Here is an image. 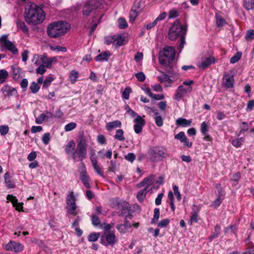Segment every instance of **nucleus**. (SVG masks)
I'll return each mask as SVG.
<instances>
[{
	"instance_id": "49530a36",
	"label": "nucleus",
	"mask_w": 254,
	"mask_h": 254,
	"mask_svg": "<svg viewBox=\"0 0 254 254\" xmlns=\"http://www.w3.org/2000/svg\"><path fill=\"white\" fill-rule=\"evenodd\" d=\"M77 126L76 123L71 122L66 125L64 127V130L66 131H70L73 129L75 128Z\"/></svg>"
},
{
	"instance_id": "37998d69",
	"label": "nucleus",
	"mask_w": 254,
	"mask_h": 254,
	"mask_svg": "<svg viewBox=\"0 0 254 254\" xmlns=\"http://www.w3.org/2000/svg\"><path fill=\"white\" fill-rule=\"evenodd\" d=\"M100 234L98 233H92L88 236V241L90 242H96L98 240Z\"/></svg>"
},
{
	"instance_id": "4be33fe9",
	"label": "nucleus",
	"mask_w": 254,
	"mask_h": 254,
	"mask_svg": "<svg viewBox=\"0 0 254 254\" xmlns=\"http://www.w3.org/2000/svg\"><path fill=\"white\" fill-rule=\"evenodd\" d=\"M98 154L101 159H104L105 158L111 159L112 156L113 152L110 149L108 150L107 151H105L104 149H102L98 152Z\"/></svg>"
},
{
	"instance_id": "dca6fc26",
	"label": "nucleus",
	"mask_w": 254,
	"mask_h": 254,
	"mask_svg": "<svg viewBox=\"0 0 254 254\" xmlns=\"http://www.w3.org/2000/svg\"><path fill=\"white\" fill-rule=\"evenodd\" d=\"M12 76L15 80H19L23 76V73L21 72V68L17 66H12Z\"/></svg>"
},
{
	"instance_id": "c85d7f7f",
	"label": "nucleus",
	"mask_w": 254,
	"mask_h": 254,
	"mask_svg": "<svg viewBox=\"0 0 254 254\" xmlns=\"http://www.w3.org/2000/svg\"><path fill=\"white\" fill-rule=\"evenodd\" d=\"M147 188H144L140 190L137 194V198L140 202H143L145 197L146 192L148 191Z\"/></svg>"
},
{
	"instance_id": "20e7f679",
	"label": "nucleus",
	"mask_w": 254,
	"mask_h": 254,
	"mask_svg": "<svg viewBox=\"0 0 254 254\" xmlns=\"http://www.w3.org/2000/svg\"><path fill=\"white\" fill-rule=\"evenodd\" d=\"M87 140L83 135L79 137L77 147L72 154L73 159L76 161H82L87 156Z\"/></svg>"
},
{
	"instance_id": "cd10ccee",
	"label": "nucleus",
	"mask_w": 254,
	"mask_h": 254,
	"mask_svg": "<svg viewBox=\"0 0 254 254\" xmlns=\"http://www.w3.org/2000/svg\"><path fill=\"white\" fill-rule=\"evenodd\" d=\"M17 26L20 29L22 32L27 33L29 31V28L23 21L17 20L16 21Z\"/></svg>"
},
{
	"instance_id": "6e6d98bb",
	"label": "nucleus",
	"mask_w": 254,
	"mask_h": 254,
	"mask_svg": "<svg viewBox=\"0 0 254 254\" xmlns=\"http://www.w3.org/2000/svg\"><path fill=\"white\" fill-rule=\"evenodd\" d=\"M223 198H221L219 195L211 204V206L216 208H217L221 203Z\"/></svg>"
},
{
	"instance_id": "4468645a",
	"label": "nucleus",
	"mask_w": 254,
	"mask_h": 254,
	"mask_svg": "<svg viewBox=\"0 0 254 254\" xmlns=\"http://www.w3.org/2000/svg\"><path fill=\"white\" fill-rule=\"evenodd\" d=\"M2 94L5 97H10L16 96L17 94V90L14 87L5 85L1 88Z\"/></svg>"
},
{
	"instance_id": "473e14b6",
	"label": "nucleus",
	"mask_w": 254,
	"mask_h": 254,
	"mask_svg": "<svg viewBox=\"0 0 254 254\" xmlns=\"http://www.w3.org/2000/svg\"><path fill=\"white\" fill-rule=\"evenodd\" d=\"M124 131L122 129H118L116 132V134L114 136V137L115 139H117L119 141H123L125 140V138L124 136Z\"/></svg>"
},
{
	"instance_id": "3c124183",
	"label": "nucleus",
	"mask_w": 254,
	"mask_h": 254,
	"mask_svg": "<svg viewBox=\"0 0 254 254\" xmlns=\"http://www.w3.org/2000/svg\"><path fill=\"white\" fill-rule=\"evenodd\" d=\"M139 12H140L131 9L129 13V21L132 23Z\"/></svg>"
},
{
	"instance_id": "f3484780",
	"label": "nucleus",
	"mask_w": 254,
	"mask_h": 254,
	"mask_svg": "<svg viewBox=\"0 0 254 254\" xmlns=\"http://www.w3.org/2000/svg\"><path fill=\"white\" fill-rule=\"evenodd\" d=\"M129 208L128 203L126 201L122 200L117 209V210H121V211H118V214L120 216H123L125 215L126 212L125 211L128 210Z\"/></svg>"
},
{
	"instance_id": "13d9d810",
	"label": "nucleus",
	"mask_w": 254,
	"mask_h": 254,
	"mask_svg": "<svg viewBox=\"0 0 254 254\" xmlns=\"http://www.w3.org/2000/svg\"><path fill=\"white\" fill-rule=\"evenodd\" d=\"M50 140V133L49 132H47L44 134L43 137L42 138V140L43 142L47 145L49 143Z\"/></svg>"
},
{
	"instance_id": "412c9836",
	"label": "nucleus",
	"mask_w": 254,
	"mask_h": 254,
	"mask_svg": "<svg viewBox=\"0 0 254 254\" xmlns=\"http://www.w3.org/2000/svg\"><path fill=\"white\" fill-rule=\"evenodd\" d=\"M75 144L73 140H70L65 146V151L68 155H72L74 151Z\"/></svg>"
},
{
	"instance_id": "c9c22d12",
	"label": "nucleus",
	"mask_w": 254,
	"mask_h": 254,
	"mask_svg": "<svg viewBox=\"0 0 254 254\" xmlns=\"http://www.w3.org/2000/svg\"><path fill=\"white\" fill-rule=\"evenodd\" d=\"M8 76V72L4 69L0 70V84L4 82Z\"/></svg>"
},
{
	"instance_id": "79ce46f5",
	"label": "nucleus",
	"mask_w": 254,
	"mask_h": 254,
	"mask_svg": "<svg viewBox=\"0 0 254 254\" xmlns=\"http://www.w3.org/2000/svg\"><path fill=\"white\" fill-rule=\"evenodd\" d=\"M78 171L79 173L80 176L87 174L85 165L82 161L78 167Z\"/></svg>"
},
{
	"instance_id": "0eeeda50",
	"label": "nucleus",
	"mask_w": 254,
	"mask_h": 254,
	"mask_svg": "<svg viewBox=\"0 0 254 254\" xmlns=\"http://www.w3.org/2000/svg\"><path fill=\"white\" fill-rule=\"evenodd\" d=\"M0 50L1 52L8 51L14 55L18 53V49L12 42L8 40L7 35H2L0 37Z\"/></svg>"
},
{
	"instance_id": "f8f14e48",
	"label": "nucleus",
	"mask_w": 254,
	"mask_h": 254,
	"mask_svg": "<svg viewBox=\"0 0 254 254\" xmlns=\"http://www.w3.org/2000/svg\"><path fill=\"white\" fill-rule=\"evenodd\" d=\"M192 90V88L189 87L188 88H185L183 85H180L176 90L174 95V99L180 101L188 93H190Z\"/></svg>"
},
{
	"instance_id": "423d86ee",
	"label": "nucleus",
	"mask_w": 254,
	"mask_h": 254,
	"mask_svg": "<svg viewBox=\"0 0 254 254\" xmlns=\"http://www.w3.org/2000/svg\"><path fill=\"white\" fill-rule=\"evenodd\" d=\"M148 155L151 161L157 162L168 156L167 149L162 146L153 147L148 151Z\"/></svg>"
},
{
	"instance_id": "774afa93",
	"label": "nucleus",
	"mask_w": 254,
	"mask_h": 254,
	"mask_svg": "<svg viewBox=\"0 0 254 254\" xmlns=\"http://www.w3.org/2000/svg\"><path fill=\"white\" fill-rule=\"evenodd\" d=\"M178 16V12L176 9H173L169 12V18H174Z\"/></svg>"
},
{
	"instance_id": "a211bd4d",
	"label": "nucleus",
	"mask_w": 254,
	"mask_h": 254,
	"mask_svg": "<svg viewBox=\"0 0 254 254\" xmlns=\"http://www.w3.org/2000/svg\"><path fill=\"white\" fill-rule=\"evenodd\" d=\"M111 56V54L109 51H104L96 56L95 60L98 62L107 61Z\"/></svg>"
},
{
	"instance_id": "6e6552de",
	"label": "nucleus",
	"mask_w": 254,
	"mask_h": 254,
	"mask_svg": "<svg viewBox=\"0 0 254 254\" xmlns=\"http://www.w3.org/2000/svg\"><path fill=\"white\" fill-rule=\"evenodd\" d=\"M66 209L68 213L76 216L77 214L76 212L77 205L75 202V198L73 191L70 192L69 194L66 197Z\"/></svg>"
},
{
	"instance_id": "603ef678",
	"label": "nucleus",
	"mask_w": 254,
	"mask_h": 254,
	"mask_svg": "<svg viewBox=\"0 0 254 254\" xmlns=\"http://www.w3.org/2000/svg\"><path fill=\"white\" fill-rule=\"evenodd\" d=\"M30 89L32 93H36L39 91L40 87L38 86V83L35 82H33L31 84Z\"/></svg>"
},
{
	"instance_id": "09e8293b",
	"label": "nucleus",
	"mask_w": 254,
	"mask_h": 254,
	"mask_svg": "<svg viewBox=\"0 0 254 254\" xmlns=\"http://www.w3.org/2000/svg\"><path fill=\"white\" fill-rule=\"evenodd\" d=\"M170 223V220L168 218L162 219L159 222L157 225L159 227L164 228L166 227Z\"/></svg>"
},
{
	"instance_id": "5701e85b",
	"label": "nucleus",
	"mask_w": 254,
	"mask_h": 254,
	"mask_svg": "<svg viewBox=\"0 0 254 254\" xmlns=\"http://www.w3.org/2000/svg\"><path fill=\"white\" fill-rule=\"evenodd\" d=\"M121 126V122L119 120H116L108 123L107 124V129L108 130H110L115 128L120 127Z\"/></svg>"
},
{
	"instance_id": "864d4df0",
	"label": "nucleus",
	"mask_w": 254,
	"mask_h": 254,
	"mask_svg": "<svg viewBox=\"0 0 254 254\" xmlns=\"http://www.w3.org/2000/svg\"><path fill=\"white\" fill-rule=\"evenodd\" d=\"M54 80V78L51 76L48 77L43 82V87L47 88Z\"/></svg>"
},
{
	"instance_id": "f704fd0d",
	"label": "nucleus",
	"mask_w": 254,
	"mask_h": 254,
	"mask_svg": "<svg viewBox=\"0 0 254 254\" xmlns=\"http://www.w3.org/2000/svg\"><path fill=\"white\" fill-rule=\"evenodd\" d=\"M216 23L218 27H222L225 25L226 23L225 20L221 16L216 14Z\"/></svg>"
},
{
	"instance_id": "58836bf2",
	"label": "nucleus",
	"mask_w": 254,
	"mask_h": 254,
	"mask_svg": "<svg viewBox=\"0 0 254 254\" xmlns=\"http://www.w3.org/2000/svg\"><path fill=\"white\" fill-rule=\"evenodd\" d=\"M158 79L161 82H164L168 81L170 83L172 82V80L170 79V77L164 73H163L162 75L158 77Z\"/></svg>"
},
{
	"instance_id": "6ab92c4d",
	"label": "nucleus",
	"mask_w": 254,
	"mask_h": 254,
	"mask_svg": "<svg viewBox=\"0 0 254 254\" xmlns=\"http://www.w3.org/2000/svg\"><path fill=\"white\" fill-rule=\"evenodd\" d=\"M215 63V59L212 57H209L205 59L202 62L198 64L199 68H205Z\"/></svg>"
},
{
	"instance_id": "8fccbe9b",
	"label": "nucleus",
	"mask_w": 254,
	"mask_h": 254,
	"mask_svg": "<svg viewBox=\"0 0 254 254\" xmlns=\"http://www.w3.org/2000/svg\"><path fill=\"white\" fill-rule=\"evenodd\" d=\"M119 27L121 29H125L127 26V24L126 20L123 18H120L118 19Z\"/></svg>"
},
{
	"instance_id": "680f3d73",
	"label": "nucleus",
	"mask_w": 254,
	"mask_h": 254,
	"mask_svg": "<svg viewBox=\"0 0 254 254\" xmlns=\"http://www.w3.org/2000/svg\"><path fill=\"white\" fill-rule=\"evenodd\" d=\"M45 119H46V114L43 113L36 118L35 122L38 124H41Z\"/></svg>"
},
{
	"instance_id": "bb28decb",
	"label": "nucleus",
	"mask_w": 254,
	"mask_h": 254,
	"mask_svg": "<svg viewBox=\"0 0 254 254\" xmlns=\"http://www.w3.org/2000/svg\"><path fill=\"white\" fill-rule=\"evenodd\" d=\"M89 2L94 9H96L101 7L104 2V0H90Z\"/></svg>"
},
{
	"instance_id": "1a4fd4ad",
	"label": "nucleus",
	"mask_w": 254,
	"mask_h": 254,
	"mask_svg": "<svg viewBox=\"0 0 254 254\" xmlns=\"http://www.w3.org/2000/svg\"><path fill=\"white\" fill-rule=\"evenodd\" d=\"M117 240L114 232H104L101 238V243L105 246H113L117 243Z\"/></svg>"
},
{
	"instance_id": "39448f33",
	"label": "nucleus",
	"mask_w": 254,
	"mask_h": 254,
	"mask_svg": "<svg viewBox=\"0 0 254 254\" xmlns=\"http://www.w3.org/2000/svg\"><path fill=\"white\" fill-rule=\"evenodd\" d=\"M175 49L173 47L166 46L159 53V63L164 66H167L174 59Z\"/></svg>"
},
{
	"instance_id": "b1692460",
	"label": "nucleus",
	"mask_w": 254,
	"mask_h": 254,
	"mask_svg": "<svg viewBox=\"0 0 254 254\" xmlns=\"http://www.w3.org/2000/svg\"><path fill=\"white\" fill-rule=\"evenodd\" d=\"M191 123L190 120H187L185 118H178L176 121V124L178 126H182L183 127H186L190 126Z\"/></svg>"
},
{
	"instance_id": "72a5a7b5",
	"label": "nucleus",
	"mask_w": 254,
	"mask_h": 254,
	"mask_svg": "<svg viewBox=\"0 0 254 254\" xmlns=\"http://www.w3.org/2000/svg\"><path fill=\"white\" fill-rule=\"evenodd\" d=\"M245 139L244 137H240L236 138L232 141V144L235 147H240L244 142Z\"/></svg>"
},
{
	"instance_id": "a19ab883",
	"label": "nucleus",
	"mask_w": 254,
	"mask_h": 254,
	"mask_svg": "<svg viewBox=\"0 0 254 254\" xmlns=\"http://www.w3.org/2000/svg\"><path fill=\"white\" fill-rule=\"evenodd\" d=\"M122 201V200H120L117 198H113L111 200L112 207L117 210L118 207H119V206L120 205Z\"/></svg>"
},
{
	"instance_id": "2eb2a0df",
	"label": "nucleus",
	"mask_w": 254,
	"mask_h": 254,
	"mask_svg": "<svg viewBox=\"0 0 254 254\" xmlns=\"http://www.w3.org/2000/svg\"><path fill=\"white\" fill-rule=\"evenodd\" d=\"M154 178L155 177L153 175H150L145 178L142 182L137 185V187L140 188L146 186L145 188H147L148 190H150L149 186L154 182Z\"/></svg>"
},
{
	"instance_id": "9d476101",
	"label": "nucleus",
	"mask_w": 254,
	"mask_h": 254,
	"mask_svg": "<svg viewBox=\"0 0 254 254\" xmlns=\"http://www.w3.org/2000/svg\"><path fill=\"white\" fill-rule=\"evenodd\" d=\"M4 248L7 251L18 253L23 250L24 246L20 243L11 241L6 244Z\"/></svg>"
},
{
	"instance_id": "aec40b11",
	"label": "nucleus",
	"mask_w": 254,
	"mask_h": 254,
	"mask_svg": "<svg viewBox=\"0 0 254 254\" xmlns=\"http://www.w3.org/2000/svg\"><path fill=\"white\" fill-rule=\"evenodd\" d=\"M223 81L226 87L228 88L233 87L234 78L233 76L229 74L225 75L223 77Z\"/></svg>"
},
{
	"instance_id": "7ed1b4c3",
	"label": "nucleus",
	"mask_w": 254,
	"mask_h": 254,
	"mask_svg": "<svg viewBox=\"0 0 254 254\" xmlns=\"http://www.w3.org/2000/svg\"><path fill=\"white\" fill-rule=\"evenodd\" d=\"M69 28L70 25L65 22H55L48 26L47 34L50 37L57 38L64 34Z\"/></svg>"
},
{
	"instance_id": "7c9ffc66",
	"label": "nucleus",
	"mask_w": 254,
	"mask_h": 254,
	"mask_svg": "<svg viewBox=\"0 0 254 254\" xmlns=\"http://www.w3.org/2000/svg\"><path fill=\"white\" fill-rule=\"evenodd\" d=\"M243 5L248 10L253 9L254 7V0H245Z\"/></svg>"
},
{
	"instance_id": "052dcab7",
	"label": "nucleus",
	"mask_w": 254,
	"mask_h": 254,
	"mask_svg": "<svg viewBox=\"0 0 254 254\" xmlns=\"http://www.w3.org/2000/svg\"><path fill=\"white\" fill-rule=\"evenodd\" d=\"M187 137L186 136L185 133L183 131L179 132L175 136V138L179 140L182 142Z\"/></svg>"
},
{
	"instance_id": "69168bd1",
	"label": "nucleus",
	"mask_w": 254,
	"mask_h": 254,
	"mask_svg": "<svg viewBox=\"0 0 254 254\" xmlns=\"http://www.w3.org/2000/svg\"><path fill=\"white\" fill-rule=\"evenodd\" d=\"M46 66L43 64H41L39 66V67L36 69V73L37 74H44L46 71Z\"/></svg>"
},
{
	"instance_id": "f03ea898",
	"label": "nucleus",
	"mask_w": 254,
	"mask_h": 254,
	"mask_svg": "<svg viewBox=\"0 0 254 254\" xmlns=\"http://www.w3.org/2000/svg\"><path fill=\"white\" fill-rule=\"evenodd\" d=\"M187 28L186 25H182L178 20H176L172 26L170 28L168 36L170 40H175L180 37L179 48L180 51L184 48L185 41V35Z\"/></svg>"
},
{
	"instance_id": "0e129e2a",
	"label": "nucleus",
	"mask_w": 254,
	"mask_h": 254,
	"mask_svg": "<svg viewBox=\"0 0 254 254\" xmlns=\"http://www.w3.org/2000/svg\"><path fill=\"white\" fill-rule=\"evenodd\" d=\"M9 130V127L7 126H0V133L1 135H4L6 134Z\"/></svg>"
},
{
	"instance_id": "e2e57ef3",
	"label": "nucleus",
	"mask_w": 254,
	"mask_h": 254,
	"mask_svg": "<svg viewBox=\"0 0 254 254\" xmlns=\"http://www.w3.org/2000/svg\"><path fill=\"white\" fill-rule=\"evenodd\" d=\"M116 36L113 37L112 36H108L105 37V43L107 45H110L112 43L114 44V42H116Z\"/></svg>"
},
{
	"instance_id": "de8ad7c7",
	"label": "nucleus",
	"mask_w": 254,
	"mask_h": 254,
	"mask_svg": "<svg viewBox=\"0 0 254 254\" xmlns=\"http://www.w3.org/2000/svg\"><path fill=\"white\" fill-rule=\"evenodd\" d=\"M116 228L120 233L122 234L126 233L127 232L128 229L127 227L125 226V225L123 224L117 225L116 226Z\"/></svg>"
},
{
	"instance_id": "393cba45",
	"label": "nucleus",
	"mask_w": 254,
	"mask_h": 254,
	"mask_svg": "<svg viewBox=\"0 0 254 254\" xmlns=\"http://www.w3.org/2000/svg\"><path fill=\"white\" fill-rule=\"evenodd\" d=\"M199 210H195L193 209L192 214L190 217V219L188 222L190 225H192L193 223H197L198 222V213Z\"/></svg>"
},
{
	"instance_id": "a18cd8bd",
	"label": "nucleus",
	"mask_w": 254,
	"mask_h": 254,
	"mask_svg": "<svg viewBox=\"0 0 254 254\" xmlns=\"http://www.w3.org/2000/svg\"><path fill=\"white\" fill-rule=\"evenodd\" d=\"M242 53L237 52L230 59V63L234 64L237 62L241 58Z\"/></svg>"
},
{
	"instance_id": "c756f323",
	"label": "nucleus",
	"mask_w": 254,
	"mask_h": 254,
	"mask_svg": "<svg viewBox=\"0 0 254 254\" xmlns=\"http://www.w3.org/2000/svg\"><path fill=\"white\" fill-rule=\"evenodd\" d=\"M80 179L82 183L84 184V186L87 188L89 189L91 188V186L90 184V178L87 175V174L85 175H82L80 176Z\"/></svg>"
},
{
	"instance_id": "4c0bfd02",
	"label": "nucleus",
	"mask_w": 254,
	"mask_h": 254,
	"mask_svg": "<svg viewBox=\"0 0 254 254\" xmlns=\"http://www.w3.org/2000/svg\"><path fill=\"white\" fill-rule=\"evenodd\" d=\"M160 216V210L158 208H156L154 210L153 217L151 220V223L154 224L157 222Z\"/></svg>"
},
{
	"instance_id": "c03bdc74",
	"label": "nucleus",
	"mask_w": 254,
	"mask_h": 254,
	"mask_svg": "<svg viewBox=\"0 0 254 254\" xmlns=\"http://www.w3.org/2000/svg\"><path fill=\"white\" fill-rule=\"evenodd\" d=\"M91 221L92 224L95 226H99L101 224V221L96 214H93L91 216Z\"/></svg>"
},
{
	"instance_id": "5fc2aeb1",
	"label": "nucleus",
	"mask_w": 254,
	"mask_h": 254,
	"mask_svg": "<svg viewBox=\"0 0 254 254\" xmlns=\"http://www.w3.org/2000/svg\"><path fill=\"white\" fill-rule=\"evenodd\" d=\"M110 163V166L108 167V171L114 173L117 168L116 161L114 160H111Z\"/></svg>"
},
{
	"instance_id": "a878e982",
	"label": "nucleus",
	"mask_w": 254,
	"mask_h": 254,
	"mask_svg": "<svg viewBox=\"0 0 254 254\" xmlns=\"http://www.w3.org/2000/svg\"><path fill=\"white\" fill-rule=\"evenodd\" d=\"M93 10L94 8L88 1L83 7L82 12L84 15L88 16Z\"/></svg>"
},
{
	"instance_id": "bf43d9fd",
	"label": "nucleus",
	"mask_w": 254,
	"mask_h": 254,
	"mask_svg": "<svg viewBox=\"0 0 254 254\" xmlns=\"http://www.w3.org/2000/svg\"><path fill=\"white\" fill-rule=\"evenodd\" d=\"M200 131L204 135H206L208 131V126L205 122H203L201 125Z\"/></svg>"
},
{
	"instance_id": "4d7b16f0",
	"label": "nucleus",
	"mask_w": 254,
	"mask_h": 254,
	"mask_svg": "<svg viewBox=\"0 0 254 254\" xmlns=\"http://www.w3.org/2000/svg\"><path fill=\"white\" fill-rule=\"evenodd\" d=\"M131 92V90L130 88H126L122 93L123 97L126 100H127L129 98V94Z\"/></svg>"
},
{
	"instance_id": "e433bc0d",
	"label": "nucleus",
	"mask_w": 254,
	"mask_h": 254,
	"mask_svg": "<svg viewBox=\"0 0 254 254\" xmlns=\"http://www.w3.org/2000/svg\"><path fill=\"white\" fill-rule=\"evenodd\" d=\"M69 79L72 83H74L78 77V73L76 71L73 70L69 74Z\"/></svg>"
},
{
	"instance_id": "f257e3e1",
	"label": "nucleus",
	"mask_w": 254,
	"mask_h": 254,
	"mask_svg": "<svg viewBox=\"0 0 254 254\" xmlns=\"http://www.w3.org/2000/svg\"><path fill=\"white\" fill-rule=\"evenodd\" d=\"M24 15L26 22L33 25L41 24L45 18L42 9L32 2H28L25 5Z\"/></svg>"
},
{
	"instance_id": "ddd939ff",
	"label": "nucleus",
	"mask_w": 254,
	"mask_h": 254,
	"mask_svg": "<svg viewBox=\"0 0 254 254\" xmlns=\"http://www.w3.org/2000/svg\"><path fill=\"white\" fill-rule=\"evenodd\" d=\"M41 60H42V64L44 65L48 68H51L53 63L55 64L58 62L56 57L48 58L46 54L41 55Z\"/></svg>"
},
{
	"instance_id": "9b49d317",
	"label": "nucleus",
	"mask_w": 254,
	"mask_h": 254,
	"mask_svg": "<svg viewBox=\"0 0 254 254\" xmlns=\"http://www.w3.org/2000/svg\"><path fill=\"white\" fill-rule=\"evenodd\" d=\"M133 123H134L133 126L134 132L137 134L140 133L145 124V120L141 116L137 115L133 120Z\"/></svg>"
},
{
	"instance_id": "338daca9",
	"label": "nucleus",
	"mask_w": 254,
	"mask_h": 254,
	"mask_svg": "<svg viewBox=\"0 0 254 254\" xmlns=\"http://www.w3.org/2000/svg\"><path fill=\"white\" fill-rule=\"evenodd\" d=\"M135 77L137 80L140 82H143L145 79V75L142 72H139L135 74Z\"/></svg>"
},
{
	"instance_id": "2f4dec72",
	"label": "nucleus",
	"mask_w": 254,
	"mask_h": 254,
	"mask_svg": "<svg viewBox=\"0 0 254 254\" xmlns=\"http://www.w3.org/2000/svg\"><path fill=\"white\" fill-rule=\"evenodd\" d=\"M155 115L154 119L156 125L159 127H162L163 125V120L161 116L159 115V113L158 112H155Z\"/></svg>"
},
{
	"instance_id": "ea45409f",
	"label": "nucleus",
	"mask_w": 254,
	"mask_h": 254,
	"mask_svg": "<svg viewBox=\"0 0 254 254\" xmlns=\"http://www.w3.org/2000/svg\"><path fill=\"white\" fill-rule=\"evenodd\" d=\"M41 56L38 55H34L32 60V63L36 65H40L42 64V60H41Z\"/></svg>"
}]
</instances>
